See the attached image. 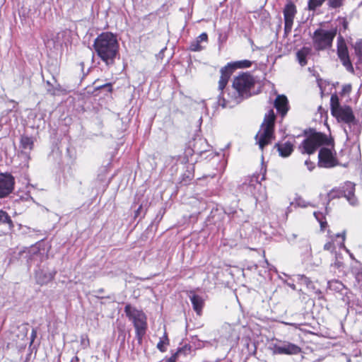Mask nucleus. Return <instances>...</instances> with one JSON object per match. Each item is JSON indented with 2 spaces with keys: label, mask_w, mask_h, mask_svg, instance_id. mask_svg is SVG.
I'll use <instances>...</instances> for the list:
<instances>
[{
  "label": "nucleus",
  "mask_w": 362,
  "mask_h": 362,
  "mask_svg": "<svg viewBox=\"0 0 362 362\" xmlns=\"http://www.w3.org/2000/svg\"><path fill=\"white\" fill-rule=\"evenodd\" d=\"M23 257L26 259L28 266L30 267L33 265H39L42 262L44 255L40 252L39 248L32 247L22 252Z\"/></svg>",
  "instance_id": "12"
},
{
  "label": "nucleus",
  "mask_w": 362,
  "mask_h": 362,
  "mask_svg": "<svg viewBox=\"0 0 362 362\" xmlns=\"http://www.w3.org/2000/svg\"><path fill=\"white\" fill-rule=\"evenodd\" d=\"M329 284V286L332 287V284H334L336 286L334 288L335 290H338V291H340L341 289V288L343 287V284L339 282V281H334V282H329L328 283Z\"/></svg>",
  "instance_id": "38"
},
{
  "label": "nucleus",
  "mask_w": 362,
  "mask_h": 362,
  "mask_svg": "<svg viewBox=\"0 0 362 362\" xmlns=\"http://www.w3.org/2000/svg\"><path fill=\"white\" fill-rule=\"evenodd\" d=\"M348 24H349V23H348L347 21H346L345 18H343V19L341 20V25H342L343 28H344V30H346V29L348 28Z\"/></svg>",
  "instance_id": "44"
},
{
  "label": "nucleus",
  "mask_w": 362,
  "mask_h": 362,
  "mask_svg": "<svg viewBox=\"0 0 362 362\" xmlns=\"http://www.w3.org/2000/svg\"><path fill=\"white\" fill-rule=\"evenodd\" d=\"M180 351H177L176 353L173 354L170 358H166L163 359L160 362H175L177 356Z\"/></svg>",
  "instance_id": "37"
},
{
  "label": "nucleus",
  "mask_w": 362,
  "mask_h": 362,
  "mask_svg": "<svg viewBox=\"0 0 362 362\" xmlns=\"http://www.w3.org/2000/svg\"><path fill=\"white\" fill-rule=\"evenodd\" d=\"M93 47L97 55L107 66L112 65L119 52L117 37L112 33H103L95 40Z\"/></svg>",
  "instance_id": "2"
},
{
  "label": "nucleus",
  "mask_w": 362,
  "mask_h": 362,
  "mask_svg": "<svg viewBox=\"0 0 362 362\" xmlns=\"http://www.w3.org/2000/svg\"><path fill=\"white\" fill-rule=\"evenodd\" d=\"M189 298L194 310L197 315H200L204 303V299L199 295L192 293L189 296Z\"/></svg>",
  "instance_id": "20"
},
{
  "label": "nucleus",
  "mask_w": 362,
  "mask_h": 362,
  "mask_svg": "<svg viewBox=\"0 0 362 362\" xmlns=\"http://www.w3.org/2000/svg\"><path fill=\"white\" fill-rule=\"evenodd\" d=\"M274 148L277 149L279 156L284 158L289 156L293 151V145L290 141L283 144H276Z\"/></svg>",
  "instance_id": "17"
},
{
  "label": "nucleus",
  "mask_w": 362,
  "mask_h": 362,
  "mask_svg": "<svg viewBox=\"0 0 362 362\" xmlns=\"http://www.w3.org/2000/svg\"><path fill=\"white\" fill-rule=\"evenodd\" d=\"M47 91L48 93H49L52 95H56V89H54V86H53V85L49 86L47 88Z\"/></svg>",
  "instance_id": "41"
},
{
  "label": "nucleus",
  "mask_w": 362,
  "mask_h": 362,
  "mask_svg": "<svg viewBox=\"0 0 362 362\" xmlns=\"http://www.w3.org/2000/svg\"><path fill=\"white\" fill-rule=\"evenodd\" d=\"M311 52V48L307 47H303L297 52L296 57L300 66H304L307 64L306 57L310 54Z\"/></svg>",
  "instance_id": "21"
},
{
  "label": "nucleus",
  "mask_w": 362,
  "mask_h": 362,
  "mask_svg": "<svg viewBox=\"0 0 362 362\" xmlns=\"http://www.w3.org/2000/svg\"><path fill=\"white\" fill-rule=\"evenodd\" d=\"M275 119L276 116L273 110H270L264 116L261 128L255 136V139L261 150L270 144L274 138Z\"/></svg>",
  "instance_id": "3"
},
{
  "label": "nucleus",
  "mask_w": 362,
  "mask_h": 362,
  "mask_svg": "<svg viewBox=\"0 0 362 362\" xmlns=\"http://www.w3.org/2000/svg\"><path fill=\"white\" fill-rule=\"evenodd\" d=\"M274 352L278 354L293 355L300 353V348L294 344L287 342L281 345H276Z\"/></svg>",
  "instance_id": "15"
},
{
  "label": "nucleus",
  "mask_w": 362,
  "mask_h": 362,
  "mask_svg": "<svg viewBox=\"0 0 362 362\" xmlns=\"http://www.w3.org/2000/svg\"><path fill=\"white\" fill-rule=\"evenodd\" d=\"M346 251L349 253V256H350V257H351L352 259H355V258H354V257L353 254L350 253V252H349V251L348 250H346Z\"/></svg>",
  "instance_id": "50"
},
{
  "label": "nucleus",
  "mask_w": 362,
  "mask_h": 362,
  "mask_svg": "<svg viewBox=\"0 0 362 362\" xmlns=\"http://www.w3.org/2000/svg\"><path fill=\"white\" fill-rule=\"evenodd\" d=\"M274 107L282 116H284L288 112V100L286 97L278 95L274 101Z\"/></svg>",
  "instance_id": "19"
},
{
  "label": "nucleus",
  "mask_w": 362,
  "mask_h": 362,
  "mask_svg": "<svg viewBox=\"0 0 362 362\" xmlns=\"http://www.w3.org/2000/svg\"><path fill=\"white\" fill-rule=\"evenodd\" d=\"M337 33V28L326 30L317 29L313 36V46L316 50H323L329 48Z\"/></svg>",
  "instance_id": "6"
},
{
  "label": "nucleus",
  "mask_w": 362,
  "mask_h": 362,
  "mask_svg": "<svg viewBox=\"0 0 362 362\" xmlns=\"http://www.w3.org/2000/svg\"><path fill=\"white\" fill-rule=\"evenodd\" d=\"M255 85L253 77L247 73L236 76L233 81L232 89L225 96L221 91L218 97V105L223 108H232L240 103L243 100L252 95L251 89Z\"/></svg>",
  "instance_id": "1"
},
{
  "label": "nucleus",
  "mask_w": 362,
  "mask_h": 362,
  "mask_svg": "<svg viewBox=\"0 0 362 362\" xmlns=\"http://www.w3.org/2000/svg\"><path fill=\"white\" fill-rule=\"evenodd\" d=\"M199 145L200 146L204 145L206 147L208 146L206 141L205 139H197V140H195V143L194 144V151L195 153H201L204 151H207L206 148H205V147H203V148L199 147Z\"/></svg>",
  "instance_id": "25"
},
{
  "label": "nucleus",
  "mask_w": 362,
  "mask_h": 362,
  "mask_svg": "<svg viewBox=\"0 0 362 362\" xmlns=\"http://www.w3.org/2000/svg\"><path fill=\"white\" fill-rule=\"evenodd\" d=\"M34 141L32 137L23 135L21 137L20 147L24 151H30L33 148Z\"/></svg>",
  "instance_id": "22"
},
{
  "label": "nucleus",
  "mask_w": 362,
  "mask_h": 362,
  "mask_svg": "<svg viewBox=\"0 0 362 362\" xmlns=\"http://www.w3.org/2000/svg\"><path fill=\"white\" fill-rule=\"evenodd\" d=\"M81 344L83 348L89 346V339L87 334H82L81 336Z\"/></svg>",
  "instance_id": "34"
},
{
  "label": "nucleus",
  "mask_w": 362,
  "mask_h": 362,
  "mask_svg": "<svg viewBox=\"0 0 362 362\" xmlns=\"http://www.w3.org/2000/svg\"><path fill=\"white\" fill-rule=\"evenodd\" d=\"M330 110L332 115L339 122H343L349 125L356 122L352 108L349 105H341L339 98L337 94L331 95Z\"/></svg>",
  "instance_id": "4"
},
{
  "label": "nucleus",
  "mask_w": 362,
  "mask_h": 362,
  "mask_svg": "<svg viewBox=\"0 0 362 362\" xmlns=\"http://www.w3.org/2000/svg\"><path fill=\"white\" fill-rule=\"evenodd\" d=\"M345 0H327V4L329 8L339 9L344 5Z\"/></svg>",
  "instance_id": "29"
},
{
  "label": "nucleus",
  "mask_w": 362,
  "mask_h": 362,
  "mask_svg": "<svg viewBox=\"0 0 362 362\" xmlns=\"http://www.w3.org/2000/svg\"><path fill=\"white\" fill-rule=\"evenodd\" d=\"M319 166L323 168H332L337 165V160L332 151L325 147L320 148L318 154Z\"/></svg>",
  "instance_id": "13"
},
{
  "label": "nucleus",
  "mask_w": 362,
  "mask_h": 362,
  "mask_svg": "<svg viewBox=\"0 0 362 362\" xmlns=\"http://www.w3.org/2000/svg\"><path fill=\"white\" fill-rule=\"evenodd\" d=\"M54 89H56V94L62 90L61 86L57 83L56 86H54Z\"/></svg>",
  "instance_id": "46"
},
{
  "label": "nucleus",
  "mask_w": 362,
  "mask_h": 362,
  "mask_svg": "<svg viewBox=\"0 0 362 362\" xmlns=\"http://www.w3.org/2000/svg\"><path fill=\"white\" fill-rule=\"evenodd\" d=\"M336 236H337V237H341V238H342V243H341V246L344 247V240H345V233L344 232V233H342L341 234H340V233H337V234L336 235Z\"/></svg>",
  "instance_id": "42"
},
{
  "label": "nucleus",
  "mask_w": 362,
  "mask_h": 362,
  "mask_svg": "<svg viewBox=\"0 0 362 362\" xmlns=\"http://www.w3.org/2000/svg\"><path fill=\"white\" fill-rule=\"evenodd\" d=\"M1 224H7L9 229L13 228V223L11 217L3 210H0V225Z\"/></svg>",
  "instance_id": "23"
},
{
  "label": "nucleus",
  "mask_w": 362,
  "mask_h": 362,
  "mask_svg": "<svg viewBox=\"0 0 362 362\" xmlns=\"http://www.w3.org/2000/svg\"><path fill=\"white\" fill-rule=\"evenodd\" d=\"M356 54L358 57L359 60L362 62V42H357L354 45Z\"/></svg>",
  "instance_id": "33"
},
{
  "label": "nucleus",
  "mask_w": 362,
  "mask_h": 362,
  "mask_svg": "<svg viewBox=\"0 0 362 362\" xmlns=\"http://www.w3.org/2000/svg\"><path fill=\"white\" fill-rule=\"evenodd\" d=\"M344 267L342 262V255L341 253L334 252V262L330 264V267L332 269H341Z\"/></svg>",
  "instance_id": "24"
},
{
  "label": "nucleus",
  "mask_w": 362,
  "mask_h": 362,
  "mask_svg": "<svg viewBox=\"0 0 362 362\" xmlns=\"http://www.w3.org/2000/svg\"><path fill=\"white\" fill-rule=\"evenodd\" d=\"M169 344V339L168 338L166 332H164L163 336L160 338V351L163 352L165 351V347Z\"/></svg>",
  "instance_id": "31"
},
{
  "label": "nucleus",
  "mask_w": 362,
  "mask_h": 362,
  "mask_svg": "<svg viewBox=\"0 0 362 362\" xmlns=\"http://www.w3.org/2000/svg\"><path fill=\"white\" fill-rule=\"evenodd\" d=\"M192 170H193V165H189L187 166V173H185L183 175V177L182 180V182H184L185 185H187V182L193 178L194 173H193Z\"/></svg>",
  "instance_id": "28"
},
{
  "label": "nucleus",
  "mask_w": 362,
  "mask_h": 362,
  "mask_svg": "<svg viewBox=\"0 0 362 362\" xmlns=\"http://www.w3.org/2000/svg\"><path fill=\"white\" fill-rule=\"evenodd\" d=\"M344 132H345L346 134H347V131H346V129H344Z\"/></svg>",
  "instance_id": "52"
},
{
  "label": "nucleus",
  "mask_w": 362,
  "mask_h": 362,
  "mask_svg": "<svg viewBox=\"0 0 362 362\" xmlns=\"http://www.w3.org/2000/svg\"><path fill=\"white\" fill-rule=\"evenodd\" d=\"M78 358L77 356H75L72 358L71 362H78Z\"/></svg>",
  "instance_id": "47"
},
{
  "label": "nucleus",
  "mask_w": 362,
  "mask_h": 362,
  "mask_svg": "<svg viewBox=\"0 0 362 362\" xmlns=\"http://www.w3.org/2000/svg\"><path fill=\"white\" fill-rule=\"evenodd\" d=\"M291 206H299V207H307L309 204L306 202L303 198L298 197L295 199V201L291 203Z\"/></svg>",
  "instance_id": "32"
},
{
  "label": "nucleus",
  "mask_w": 362,
  "mask_h": 362,
  "mask_svg": "<svg viewBox=\"0 0 362 362\" xmlns=\"http://www.w3.org/2000/svg\"><path fill=\"white\" fill-rule=\"evenodd\" d=\"M13 177L10 174H0V198H4L10 194L14 187Z\"/></svg>",
  "instance_id": "14"
},
{
  "label": "nucleus",
  "mask_w": 362,
  "mask_h": 362,
  "mask_svg": "<svg viewBox=\"0 0 362 362\" xmlns=\"http://www.w3.org/2000/svg\"><path fill=\"white\" fill-rule=\"evenodd\" d=\"M296 12L297 11L295 4L291 1H288L283 11L284 18V31L286 33H289L291 31Z\"/></svg>",
  "instance_id": "10"
},
{
  "label": "nucleus",
  "mask_w": 362,
  "mask_h": 362,
  "mask_svg": "<svg viewBox=\"0 0 362 362\" xmlns=\"http://www.w3.org/2000/svg\"><path fill=\"white\" fill-rule=\"evenodd\" d=\"M284 283L288 286L291 288H292L293 290H296V285L293 283H290V282H288L287 281H285Z\"/></svg>",
  "instance_id": "43"
},
{
  "label": "nucleus",
  "mask_w": 362,
  "mask_h": 362,
  "mask_svg": "<svg viewBox=\"0 0 362 362\" xmlns=\"http://www.w3.org/2000/svg\"><path fill=\"white\" fill-rule=\"evenodd\" d=\"M208 41V35L206 33H202L194 40L190 43L189 49L193 52H199L202 50L204 47L201 44L202 42L206 43Z\"/></svg>",
  "instance_id": "18"
},
{
  "label": "nucleus",
  "mask_w": 362,
  "mask_h": 362,
  "mask_svg": "<svg viewBox=\"0 0 362 362\" xmlns=\"http://www.w3.org/2000/svg\"><path fill=\"white\" fill-rule=\"evenodd\" d=\"M295 276L296 278V280L299 283L305 285L307 288H313V282L308 277L305 276L303 274H297Z\"/></svg>",
  "instance_id": "26"
},
{
  "label": "nucleus",
  "mask_w": 362,
  "mask_h": 362,
  "mask_svg": "<svg viewBox=\"0 0 362 362\" xmlns=\"http://www.w3.org/2000/svg\"><path fill=\"white\" fill-rule=\"evenodd\" d=\"M355 185L351 182H346L344 185L338 189H333L329 193V197L332 199L345 197L351 206H356L358 199L354 194Z\"/></svg>",
  "instance_id": "9"
},
{
  "label": "nucleus",
  "mask_w": 362,
  "mask_h": 362,
  "mask_svg": "<svg viewBox=\"0 0 362 362\" xmlns=\"http://www.w3.org/2000/svg\"><path fill=\"white\" fill-rule=\"evenodd\" d=\"M327 141V136L320 132H313L308 136L299 146L302 153L313 154L322 145Z\"/></svg>",
  "instance_id": "7"
},
{
  "label": "nucleus",
  "mask_w": 362,
  "mask_h": 362,
  "mask_svg": "<svg viewBox=\"0 0 362 362\" xmlns=\"http://www.w3.org/2000/svg\"><path fill=\"white\" fill-rule=\"evenodd\" d=\"M325 0H308V9L310 11H315L317 7L322 5Z\"/></svg>",
  "instance_id": "30"
},
{
  "label": "nucleus",
  "mask_w": 362,
  "mask_h": 362,
  "mask_svg": "<svg viewBox=\"0 0 362 362\" xmlns=\"http://www.w3.org/2000/svg\"><path fill=\"white\" fill-rule=\"evenodd\" d=\"M35 335H36V332L35 330H33L32 332V338H33V341L34 339V338L35 337Z\"/></svg>",
  "instance_id": "48"
},
{
  "label": "nucleus",
  "mask_w": 362,
  "mask_h": 362,
  "mask_svg": "<svg viewBox=\"0 0 362 362\" xmlns=\"http://www.w3.org/2000/svg\"><path fill=\"white\" fill-rule=\"evenodd\" d=\"M251 65L252 62L250 61L245 59L236 62L234 64L228 63L226 66L222 67L220 71L221 76L218 81V89L223 90L235 68H248Z\"/></svg>",
  "instance_id": "8"
},
{
  "label": "nucleus",
  "mask_w": 362,
  "mask_h": 362,
  "mask_svg": "<svg viewBox=\"0 0 362 362\" xmlns=\"http://www.w3.org/2000/svg\"><path fill=\"white\" fill-rule=\"evenodd\" d=\"M351 90V84H346L343 86L342 90H341V95L349 93Z\"/></svg>",
  "instance_id": "39"
},
{
  "label": "nucleus",
  "mask_w": 362,
  "mask_h": 362,
  "mask_svg": "<svg viewBox=\"0 0 362 362\" xmlns=\"http://www.w3.org/2000/svg\"><path fill=\"white\" fill-rule=\"evenodd\" d=\"M313 214L320 225L321 230H324L325 228L327 226V221L325 220L323 214L321 212H314Z\"/></svg>",
  "instance_id": "27"
},
{
  "label": "nucleus",
  "mask_w": 362,
  "mask_h": 362,
  "mask_svg": "<svg viewBox=\"0 0 362 362\" xmlns=\"http://www.w3.org/2000/svg\"><path fill=\"white\" fill-rule=\"evenodd\" d=\"M95 88L97 89V90L105 89L107 92H111L112 91V85L110 83H105V84H104L103 86H97V85H95Z\"/></svg>",
  "instance_id": "36"
},
{
  "label": "nucleus",
  "mask_w": 362,
  "mask_h": 362,
  "mask_svg": "<svg viewBox=\"0 0 362 362\" xmlns=\"http://www.w3.org/2000/svg\"><path fill=\"white\" fill-rule=\"evenodd\" d=\"M297 235L294 233L291 234L290 236L287 238L288 241H292L296 238Z\"/></svg>",
  "instance_id": "45"
},
{
  "label": "nucleus",
  "mask_w": 362,
  "mask_h": 362,
  "mask_svg": "<svg viewBox=\"0 0 362 362\" xmlns=\"http://www.w3.org/2000/svg\"><path fill=\"white\" fill-rule=\"evenodd\" d=\"M305 165L308 167L309 170H312L315 168L314 163L310 161L309 160H306L305 161Z\"/></svg>",
  "instance_id": "40"
},
{
  "label": "nucleus",
  "mask_w": 362,
  "mask_h": 362,
  "mask_svg": "<svg viewBox=\"0 0 362 362\" xmlns=\"http://www.w3.org/2000/svg\"><path fill=\"white\" fill-rule=\"evenodd\" d=\"M339 39L341 40V42H339L337 45L338 57L339 58L346 69L351 73H354V69L350 60L348 48L342 37H339Z\"/></svg>",
  "instance_id": "11"
},
{
  "label": "nucleus",
  "mask_w": 362,
  "mask_h": 362,
  "mask_svg": "<svg viewBox=\"0 0 362 362\" xmlns=\"http://www.w3.org/2000/svg\"><path fill=\"white\" fill-rule=\"evenodd\" d=\"M141 209V206H140L139 209L136 211V216H138L139 214V211Z\"/></svg>",
  "instance_id": "49"
},
{
  "label": "nucleus",
  "mask_w": 362,
  "mask_h": 362,
  "mask_svg": "<svg viewBox=\"0 0 362 362\" xmlns=\"http://www.w3.org/2000/svg\"><path fill=\"white\" fill-rule=\"evenodd\" d=\"M124 312L134 326L136 330V335L138 340L140 341L146 330V317L145 314L130 304H127L124 307Z\"/></svg>",
  "instance_id": "5"
},
{
  "label": "nucleus",
  "mask_w": 362,
  "mask_h": 362,
  "mask_svg": "<svg viewBox=\"0 0 362 362\" xmlns=\"http://www.w3.org/2000/svg\"><path fill=\"white\" fill-rule=\"evenodd\" d=\"M56 274L55 271L45 272L39 269L35 272V279L38 284L44 285L51 281Z\"/></svg>",
  "instance_id": "16"
},
{
  "label": "nucleus",
  "mask_w": 362,
  "mask_h": 362,
  "mask_svg": "<svg viewBox=\"0 0 362 362\" xmlns=\"http://www.w3.org/2000/svg\"><path fill=\"white\" fill-rule=\"evenodd\" d=\"M324 250H327V251H330L332 253L334 252H336L334 250H335V247H334V245L333 243V242L330 241V242H327V243L325 244L324 245Z\"/></svg>",
  "instance_id": "35"
},
{
  "label": "nucleus",
  "mask_w": 362,
  "mask_h": 362,
  "mask_svg": "<svg viewBox=\"0 0 362 362\" xmlns=\"http://www.w3.org/2000/svg\"><path fill=\"white\" fill-rule=\"evenodd\" d=\"M47 86H49V87L52 86L49 81H47Z\"/></svg>",
  "instance_id": "51"
}]
</instances>
